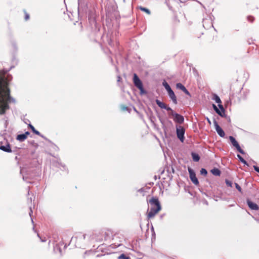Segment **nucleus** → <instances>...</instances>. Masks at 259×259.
Masks as SVG:
<instances>
[{"label": "nucleus", "instance_id": "f257e3e1", "mask_svg": "<svg viewBox=\"0 0 259 259\" xmlns=\"http://www.w3.org/2000/svg\"><path fill=\"white\" fill-rule=\"evenodd\" d=\"M12 77L8 74L0 76V115L5 114L6 111L10 109L9 103H15L14 98L10 96L9 88V81Z\"/></svg>", "mask_w": 259, "mask_h": 259}, {"label": "nucleus", "instance_id": "f03ea898", "mask_svg": "<svg viewBox=\"0 0 259 259\" xmlns=\"http://www.w3.org/2000/svg\"><path fill=\"white\" fill-rule=\"evenodd\" d=\"M92 239L91 234L80 233L75 237H72L71 241L74 242L76 247L85 248L89 245Z\"/></svg>", "mask_w": 259, "mask_h": 259}, {"label": "nucleus", "instance_id": "7ed1b4c3", "mask_svg": "<svg viewBox=\"0 0 259 259\" xmlns=\"http://www.w3.org/2000/svg\"><path fill=\"white\" fill-rule=\"evenodd\" d=\"M20 174L22 176L23 181L28 183H31V180L36 176L35 169L31 167H24L20 169Z\"/></svg>", "mask_w": 259, "mask_h": 259}, {"label": "nucleus", "instance_id": "20e7f679", "mask_svg": "<svg viewBox=\"0 0 259 259\" xmlns=\"http://www.w3.org/2000/svg\"><path fill=\"white\" fill-rule=\"evenodd\" d=\"M125 241L123 236L119 234H115L112 238V243L110 245L112 248H116L123 246V242Z\"/></svg>", "mask_w": 259, "mask_h": 259}, {"label": "nucleus", "instance_id": "39448f33", "mask_svg": "<svg viewBox=\"0 0 259 259\" xmlns=\"http://www.w3.org/2000/svg\"><path fill=\"white\" fill-rule=\"evenodd\" d=\"M55 159H50L52 166L59 168L61 170H67V168L65 164L62 163L61 159L58 156H54Z\"/></svg>", "mask_w": 259, "mask_h": 259}, {"label": "nucleus", "instance_id": "423d86ee", "mask_svg": "<svg viewBox=\"0 0 259 259\" xmlns=\"http://www.w3.org/2000/svg\"><path fill=\"white\" fill-rule=\"evenodd\" d=\"M156 104L161 109H164L168 111V115L169 117H172L174 118L177 113L175 112L170 107H168L167 105L160 101L158 99L155 100Z\"/></svg>", "mask_w": 259, "mask_h": 259}, {"label": "nucleus", "instance_id": "0eeeda50", "mask_svg": "<svg viewBox=\"0 0 259 259\" xmlns=\"http://www.w3.org/2000/svg\"><path fill=\"white\" fill-rule=\"evenodd\" d=\"M133 82L134 85L140 91V94L141 95L146 93V92L143 88V83L141 80L136 73L134 74Z\"/></svg>", "mask_w": 259, "mask_h": 259}, {"label": "nucleus", "instance_id": "6e6552de", "mask_svg": "<svg viewBox=\"0 0 259 259\" xmlns=\"http://www.w3.org/2000/svg\"><path fill=\"white\" fill-rule=\"evenodd\" d=\"M116 33H108L106 35V40L111 47H114L115 46H118L119 45V42L117 41L116 38Z\"/></svg>", "mask_w": 259, "mask_h": 259}, {"label": "nucleus", "instance_id": "1a4fd4ad", "mask_svg": "<svg viewBox=\"0 0 259 259\" xmlns=\"http://www.w3.org/2000/svg\"><path fill=\"white\" fill-rule=\"evenodd\" d=\"M78 14L79 16H83L84 14H87L88 10V6L87 4L83 0L78 1Z\"/></svg>", "mask_w": 259, "mask_h": 259}, {"label": "nucleus", "instance_id": "9d476101", "mask_svg": "<svg viewBox=\"0 0 259 259\" xmlns=\"http://www.w3.org/2000/svg\"><path fill=\"white\" fill-rule=\"evenodd\" d=\"M153 201L152 200V202L157 206V208L150 207V211L148 213V218L149 219L153 218L161 209V205H159L158 202Z\"/></svg>", "mask_w": 259, "mask_h": 259}, {"label": "nucleus", "instance_id": "9b49d317", "mask_svg": "<svg viewBox=\"0 0 259 259\" xmlns=\"http://www.w3.org/2000/svg\"><path fill=\"white\" fill-rule=\"evenodd\" d=\"M176 134L178 138L180 140L181 142H183L185 140V130L183 126L181 125H176Z\"/></svg>", "mask_w": 259, "mask_h": 259}, {"label": "nucleus", "instance_id": "f8f14e48", "mask_svg": "<svg viewBox=\"0 0 259 259\" xmlns=\"http://www.w3.org/2000/svg\"><path fill=\"white\" fill-rule=\"evenodd\" d=\"M0 150L7 153L12 152L10 144L7 140L4 139L0 142Z\"/></svg>", "mask_w": 259, "mask_h": 259}, {"label": "nucleus", "instance_id": "ddd939ff", "mask_svg": "<svg viewBox=\"0 0 259 259\" xmlns=\"http://www.w3.org/2000/svg\"><path fill=\"white\" fill-rule=\"evenodd\" d=\"M229 140L232 145L236 148V149L239 153L242 154H244L245 153L244 151L241 148L239 144H238V142L236 140L234 137L231 136H229Z\"/></svg>", "mask_w": 259, "mask_h": 259}, {"label": "nucleus", "instance_id": "4468645a", "mask_svg": "<svg viewBox=\"0 0 259 259\" xmlns=\"http://www.w3.org/2000/svg\"><path fill=\"white\" fill-rule=\"evenodd\" d=\"M86 14L88 15V20L90 24L92 25H95L96 20L94 10H89Z\"/></svg>", "mask_w": 259, "mask_h": 259}, {"label": "nucleus", "instance_id": "2eb2a0df", "mask_svg": "<svg viewBox=\"0 0 259 259\" xmlns=\"http://www.w3.org/2000/svg\"><path fill=\"white\" fill-rule=\"evenodd\" d=\"M188 172L189 174L190 179L192 183L195 185H198L199 181L196 177L195 172L194 171L192 168H188Z\"/></svg>", "mask_w": 259, "mask_h": 259}, {"label": "nucleus", "instance_id": "dca6fc26", "mask_svg": "<svg viewBox=\"0 0 259 259\" xmlns=\"http://www.w3.org/2000/svg\"><path fill=\"white\" fill-rule=\"evenodd\" d=\"M213 124L215 127V129L218 133V134L221 137H224L225 136V134L223 129L221 127V126L219 125L217 121L214 119L213 121Z\"/></svg>", "mask_w": 259, "mask_h": 259}, {"label": "nucleus", "instance_id": "f3484780", "mask_svg": "<svg viewBox=\"0 0 259 259\" xmlns=\"http://www.w3.org/2000/svg\"><path fill=\"white\" fill-rule=\"evenodd\" d=\"M175 115V116H174L173 120L175 122H177L179 124H182L184 122V117L183 116L177 113Z\"/></svg>", "mask_w": 259, "mask_h": 259}, {"label": "nucleus", "instance_id": "a211bd4d", "mask_svg": "<svg viewBox=\"0 0 259 259\" xmlns=\"http://www.w3.org/2000/svg\"><path fill=\"white\" fill-rule=\"evenodd\" d=\"M169 98L172 100L174 104H177L178 101L174 92L171 90L167 92Z\"/></svg>", "mask_w": 259, "mask_h": 259}, {"label": "nucleus", "instance_id": "6ab92c4d", "mask_svg": "<svg viewBox=\"0 0 259 259\" xmlns=\"http://www.w3.org/2000/svg\"><path fill=\"white\" fill-rule=\"evenodd\" d=\"M203 26L205 29H209L213 27L212 21L210 19H203Z\"/></svg>", "mask_w": 259, "mask_h": 259}, {"label": "nucleus", "instance_id": "aec40b11", "mask_svg": "<svg viewBox=\"0 0 259 259\" xmlns=\"http://www.w3.org/2000/svg\"><path fill=\"white\" fill-rule=\"evenodd\" d=\"M246 203L248 207L252 210H257L259 209L258 206L255 203L250 201L249 199L246 200Z\"/></svg>", "mask_w": 259, "mask_h": 259}, {"label": "nucleus", "instance_id": "412c9836", "mask_svg": "<svg viewBox=\"0 0 259 259\" xmlns=\"http://www.w3.org/2000/svg\"><path fill=\"white\" fill-rule=\"evenodd\" d=\"M176 88L177 89L181 90L183 92H184L186 95L191 96V94L187 90V89L185 88V87L181 83H177L176 84Z\"/></svg>", "mask_w": 259, "mask_h": 259}, {"label": "nucleus", "instance_id": "4be33fe9", "mask_svg": "<svg viewBox=\"0 0 259 259\" xmlns=\"http://www.w3.org/2000/svg\"><path fill=\"white\" fill-rule=\"evenodd\" d=\"M63 244L62 243H60L59 244H56L54 246V250L55 252L57 253L59 252L60 254H62V250L61 249V246H62Z\"/></svg>", "mask_w": 259, "mask_h": 259}, {"label": "nucleus", "instance_id": "5701e85b", "mask_svg": "<svg viewBox=\"0 0 259 259\" xmlns=\"http://www.w3.org/2000/svg\"><path fill=\"white\" fill-rule=\"evenodd\" d=\"M29 127L31 128V130H32V131L33 132V133H34L35 134L38 135V136H40L41 137L43 138L44 139L45 138H46L45 137H44L43 135H42L39 132H38V131L36 130L35 128H34V127L31 125V124H29Z\"/></svg>", "mask_w": 259, "mask_h": 259}, {"label": "nucleus", "instance_id": "b1692460", "mask_svg": "<svg viewBox=\"0 0 259 259\" xmlns=\"http://www.w3.org/2000/svg\"><path fill=\"white\" fill-rule=\"evenodd\" d=\"M152 200H154L153 201H157L158 202V203L159 205H160V203L157 198L152 197L151 199L149 200V203L151 205V207H154V208H157V206L155 204H154V203L152 202Z\"/></svg>", "mask_w": 259, "mask_h": 259}, {"label": "nucleus", "instance_id": "393cba45", "mask_svg": "<svg viewBox=\"0 0 259 259\" xmlns=\"http://www.w3.org/2000/svg\"><path fill=\"white\" fill-rule=\"evenodd\" d=\"M211 172L215 176H220L221 175V170L218 168H213L211 170Z\"/></svg>", "mask_w": 259, "mask_h": 259}, {"label": "nucleus", "instance_id": "a878e982", "mask_svg": "<svg viewBox=\"0 0 259 259\" xmlns=\"http://www.w3.org/2000/svg\"><path fill=\"white\" fill-rule=\"evenodd\" d=\"M112 236V233L110 231H106L104 234V240L105 241H108L109 239H110V237Z\"/></svg>", "mask_w": 259, "mask_h": 259}, {"label": "nucleus", "instance_id": "bb28decb", "mask_svg": "<svg viewBox=\"0 0 259 259\" xmlns=\"http://www.w3.org/2000/svg\"><path fill=\"white\" fill-rule=\"evenodd\" d=\"M191 156L193 161L195 162H198L200 160V156L197 153L192 152Z\"/></svg>", "mask_w": 259, "mask_h": 259}, {"label": "nucleus", "instance_id": "cd10ccee", "mask_svg": "<svg viewBox=\"0 0 259 259\" xmlns=\"http://www.w3.org/2000/svg\"><path fill=\"white\" fill-rule=\"evenodd\" d=\"M219 109L220 110L221 114L222 115V116H221V117H223L225 116V110L224 108L223 107V106L221 104V103H220L218 104Z\"/></svg>", "mask_w": 259, "mask_h": 259}, {"label": "nucleus", "instance_id": "c85d7f7f", "mask_svg": "<svg viewBox=\"0 0 259 259\" xmlns=\"http://www.w3.org/2000/svg\"><path fill=\"white\" fill-rule=\"evenodd\" d=\"M45 139L47 141H48L49 143H50L52 145V148L56 151H58L59 150V148L54 143H53L51 141L48 139L47 138H45Z\"/></svg>", "mask_w": 259, "mask_h": 259}, {"label": "nucleus", "instance_id": "c756f323", "mask_svg": "<svg viewBox=\"0 0 259 259\" xmlns=\"http://www.w3.org/2000/svg\"><path fill=\"white\" fill-rule=\"evenodd\" d=\"M25 135L22 134H19L17 136L16 139L20 142H23L26 139Z\"/></svg>", "mask_w": 259, "mask_h": 259}, {"label": "nucleus", "instance_id": "7c9ffc66", "mask_svg": "<svg viewBox=\"0 0 259 259\" xmlns=\"http://www.w3.org/2000/svg\"><path fill=\"white\" fill-rule=\"evenodd\" d=\"M138 9L139 10H140L141 11L145 12L146 14H147L149 15L151 14L150 11L146 8H144L142 6H139Z\"/></svg>", "mask_w": 259, "mask_h": 259}, {"label": "nucleus", "instance_id": "2f4dec72", "mask_svg": "<svg viewBox=\"0 0 259 259\" xmlns=\"http://www.w3.org/2000/svg\"><path fill=\"white\" fill-rule=\"evenodd\" d=\"M162 85L164 87L165 89L166 90L167 92L171 90L170 85L165 80H164L163 81Z\"/></svg>", "mask_w": 259, "mask_h": 259}, {"label": "nucleus", "instance_id": "473e14b6", "mask_svg": "<svg viewBox=\"0 0 259 259\" xmlns=\"http://www.w3.org/2000/svg\"><path fill=\"white\" fill-rule=\"evenodd\" d=\"M237 156L241 162L244 163L245 165H246L247 166H249L248 163L240 155L237 154Z\"/></svg>", "mask_w": 259, "mask_h": 259}, {"label": "nucleus", "instance_id": "72a5a7b5", "mask_svg": "<svg viewBox=\"0 0 259 259\" xmlns=\"http://www.w3.org/2000/svg\"><path fill=\"white\" fill-rule=\"evenodd\" d=\"M213 99L215 101V102L218 103V104L220 103H222V101L221 100V99L217 95H214Z\"/></svg>", "mask_w": 259, "mask_h": 259}, {"label": "nucleus", "instance_id": "f704fd0d", "mask_svg": "<svg viewBox=\"0 0 259 259\" xmlns=\"http://www.w3.org/2000/svg\"><path fill=\"white\" fill-rule=\"evenodd\" d=\"M13 67V66H12L10 67V68L9 70L6 69H3L0 70V76H3L4 75H6L8 71H10L11 69H12Z\"/></svg>", "mask_w": 259, "mask_h": 259}, {"label": "nucleus", "instance_id": "c9c22d12", "mask_svg": "<svg viewBox=\"0 0 259 259\" xmlns=\"http://www.w3.org/2000/svg\"><path fill=\"white\" fill-rule=\"evenodd\" d=\"M212 107H213V109H214V110L215 111V112L219 114L220 116H222V114H221V112H220V109L217 107V106L213 104H212Z\"/></svg>", "mask_w": 259, "mask_h": 259}, {"label": "nucleus", "instance_id": "e433bc0d", "mask_svg": "<svg viewBox=\"0 0 259 259\" xmlns=\"http://www.w3.org/2000/svg\"><path fill=\"white\" fill-rule=\"evenodd\" d=\"M212 107H213V109H214V110L215 111V112L219 114L220 116H222V114H221V112H220V109L217 107V106L213 104H212Z\"/></svg>", "mask_w": 259, "mask_h": 259}, {"label": "nucleus", "instance_id": "4c0bfd02", "mask_svg": "<svg viewBox=\"0 0 259 259\" xmlns=\"http://www.w3.org/2000/svg\"><path fill=\"white\" fill-rule=\"evenodd\" d=\"M118 259H131V257L122 253L118 257Z\"/></svg>", "mask_w": 259, "mask_h": 259}, {"label": "nucleus", "instance_id": "58836bf2", "mask_svg": "<svg viewBox=\"0 0 259 259\" xmlns=\"http://www.w3.org/2000/svg\"><path fill=\"white\" fill-rule=\"evenodd\" d=\"M200 172L201 175H203L204 176H206L207 174V171L206 169L204 168H202L200 169Z\"/></svg>", "mask_w": 259, "mask_h": 259}, {"label": "nucleus", "instance_id": "ea45409f", "mask_svg": "<svg viewBox=\"0 0 259 259\" xmlns=\"http://www.w3.org/2000/svg\"><path fill=\"white\" fill-rule=\"evenodd\" d=\"M225 183L227 185V186L228 187H232V182L228 180H225Z\"/></svg>", "mask_w": 259, "mask_h": 259}, {"label": "nucleus", "instance_id": "a19ab883", "mask_svg": "<svg viewBox=\"0 0 259 259\" xmlns=\"http://www.w3.org/2000/svg\"><path fill=\"white\" fill-rule=\"evenodd\" d=\"M236 188L238 190L239 192H242V189L241 187L236 183H235Z\"/></svg>", "mask_w": 259, "mask_h": 259}, {"label": "nucleus", "instance_id": "79ce46f5", "mask_svg": "<svg viewBox=\"0 0 259 259\" xmlns=\"http://www.w3.org/2000/svg\"><path fill=\"white\" fill-rule=\"evenodd\" d=\"M37 236L40 238L41 242H45L47 241V239L46 237L42 238L41 236H40L38 233H37Z\"/></svg>", "mask_w": 259, "mask_h": 259}, {"label": "nucleus", "instance_id": "37998d69", "mask_svg": "<svg viewBox=\"0 0 259 259\" xmlns=\"http://www.w3.org/2000/svg\"><path fill=\"white\" fill-rule=\"evenodd\" d=\"M121 109L123 111H128V108L126 106H125L124 105H121Z\"/></svg>", "mask_w": 259, "mask_h": 259}, {"label": "nucleus", "instance_id": "c03bdc74", "mask_svg": "<svg viewBox=\"0 0 259 259\" xmlns=\"http://www.w3.org/2000/svg\"><path fill=\"white\" fill-rule=\"evenodd\" d=\"M4 119H5V124H4L5 127L6 128L7 127L9 122H8V118L7 117H5L4 118Z\"/></svg>", "mask_w": 259, "mask_h": 259}, {"label": "nucleus", "instance_id": "a18cd8bd", "mask_svg": "<svg viewBox=\"0 0 259 259\" xmlns=\"http://www.w3.org/2000/svg\"><path fill=\"white\" fill-rule=\"evenodd\" d=\"M253 168L257 172L259 173V167L256 166V165H253Z\"/></svg>", "mask_w": 259, "mask_h": 259}, {"label": "nucleus", "instance_id": "49530a36", "mask_svg": "<svg viewBox=\"0 0 259 259\" xmlns=\"http://www.w3.org/2000/svg\"><path fill=\"white\" fill-rule=\"evenodd\" d=\"M30 212H29V215L30 216V217H31V213H32V209H31V207H30ZM31 222L32 223H33V219L32 218H31Z\"/></svg>", "mask_w": 259, "mask_h": 259}, {"label": "nucleus", "instance_id": "de8ad7c7", "mask_svg": "<svg viewBox=\"0 0 259 259\" xmlns=\"http://www.w3.org/2000/svg\"><path fill=\"white\" fill-rule=\"evenodd\" d=\"M92 252V251L91 250H89V251H86L85 252H84V255H83V257L84 258L85 257V255L86 254H90V253Z\"/></svg>", "mask_w": 259, "mask_h": 259}, {"label": "nucleus", "instance_id": "09e8293b", "mask_svg": "<svg viewBox=\"0 0 259 259\" xmlns=\"http://www.w3.org/2000/svg\"><path fill=\"white\" fill-rule=\"evenodd\" d=\"M29 19V15L28 14L26 13L25 16V20H28Z\"/></svg>", "mask_w": 259, "mask_h": 259}, {"label": "nucleus", "instance_id": "8fccbe9b", "mask_svg": "<svg viewBox=\"0 0 259 259\" xmlns=\"http://www.w3.org/2000/svg\"><path fill=\"white\" fill-rule=\"evenodd\" d=\"M23 135H25L26 138H27V136L30 135V133L27 131V132H26L24 134H23Z\"/></svg>", "mask_w": 259, "mask_h": 259}, {"label": "nucleus", "instance_id": "3c124183", "mask_svg": "<svg viewBox=\"0 0 259 259\" xmlns=\"http://www.w3.org/2000/svg\"><path fill=\"white\" fill-rule=\"evenodd\" d=\"M12 46H13L14 49H15L16 50H17V48L16 44L14 42L12 44Z\"/></svg>", "mask_w": 259, "mask_h": 259}, {"label": "nucleus", "instance_id": "603ef678", "mask_svg": "<svg viewBox=\"0 0 259 259\" xmlns=\"http://www.w3.org/2000/svg\"><path fill=\"white\" fill-rule=\"evenodd\" d=\"M206 120H207V122H208L209 124H211V121H210V119H209L208 117H207Z\"/></svg>", "mask_w": 259, "mask_h": 259}, {"label": "nucleus", "instance_id": "864d4df0", "mask_svg": "<svg viewBox=\"0 0 259 259\" xmlns=\"http://www.w3.org/2000/svg\"><path fill=\"white\" fill-rule=\"evenodd\" d=\"M31 144H33H33H35V145H36V146H37V144H36V143L34 142V141H32L31 142Z\"/></svg>", "mask_w": 259, "mask_h": 259}, {"label": "nucleus", "instance_id": "5fc2aeb1", "mask_svg": "<svg viewBox=\"0 0 259 259\" xmlns=\"http://www.w3.org/2000/svg\"><path fill=\"white\" fill-rule=\"evenodd\" d=\"M120 79H121V77L119 76H118L117 81H120Z\"/></svg>", "mask_w": 259, "mask_h": 259}, {"label": "nucleus", "instance_id": "6e6d98bb", "mask_svg": "<svg viewBox=\"0 0 259 259\" xmlns=\"http://www.w3.org/2000/svg\"><path fill=\"white\" fill-rule=\"evenodd\" d=\"M30 192V187H28V194L29 195Z\"/></svg>", "mask_w": 259, "mask_h": 259}, {"label": "nucleus", "instance_id": "4d7b16f0", "mask_svg": "<svg viewBox=\"0 0 259 259\" xmlns=\"http://www.w3.org/2000/svg\"><path fill=\"white\" fill-rule=\"evenodd\" d=\"M49 154L52 156H54L51 153H49Z\"/></svg>", "mask_w": 259, "mask_h": 259}, {"label": "nucleus", "instance_id": "13d9d810", "mask_svg": "<svg viewBox=\"0 0 259 259\" xmlns=\"http://www.w3.org/2000/svg\"><path fill=\"white\" fill-rule=\"evenodd\" d=\"M30 202L32 201V198H30Z\"/></svg>", "mask_w": 259, "mask_h": 259}, {"label": "nucleus", "instance_id": "bf43d9fd", "mask_svg": "<svg viewBox=\"0 0 259 259\" xmlns=\"http://www.w3.org/2000/svg\"><path fill=\"white\" fill-rule=\"evenodd\" d=\"M123 1H124L125 0H123Z\"/></svg>", "mask_w": 259, "mask_h": 259}]
</instances>
